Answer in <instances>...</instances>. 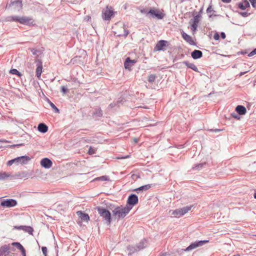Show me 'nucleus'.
Segmentation results:
<instances>
[{
    "label": "nucleus",
    "instance_id": "obj_38",
    "mask_svg": "<svg viewBox=\"0 0 256 256\" xmlns=\"http://www.w3.org/2000/svg\"><path fill=\"white\" fill-rule=\"evenodd\" d=\"M156 78V76L155 74H150L148 77V81L150 83H152L154 82Z\"/></svg>",
    "mask_w": 256,
    "mask_h": 256
},
{
    "label": "nucleus",
    "instance_id": "obj_35",
    "mask_svg": "<svg viewBox=\"0 0 256 256\" xmlns=\"http://www.w3.org/2000/svg\"><path fill=\"white\" fill-rule=\"evenodd\" d=\"M95 180L102 181H108L110 180V178L108 176H103L96 178Z\"/></svg>",
    "mask_w": 256,
    "mask_h": 256
},
{
    "label": "nucleus",
    "instance_id": "obj_39",
    "mask_svg": "<svg viewBox=\"0 0 256 256\" xmlns=\"http://www.w3.org/2000/svg\"><path fill=\"white\" fill-rule=\"evenodd\" d=\"M96 150L92 147V146H90L88 148V154H96Z\"/></svg>",
    "mask_w": 256,
    "mask_h": 256
},
{
    "label": "nucleus",
    "instance_id": "obj_17",
    "mask_svg": "<svg viewBox=\"0 0 256 256\" xmlns=\"http://www.w3.org/2000/svg\"><path fill=\"white\" fill-rule=\"evenodd\" d=\"M36 76L38 78H40L41 76V74L42 72V63L41 60L36 59Z\"/></svg>",
    "mask_w": 256,
    "mask_h": 256
},
{
    "label": "nucleus",
    "instance_id": "obj_18",
    "mask_svg": "<svg viewBox=\"0 0 256 256\" xmlns=\"http://www.w3.org/2000/svg\"><path fill=\"white\" fill-rule=\"evenodd\" d=\"M12 246H16L22 253V256H26V250L24 247L19 242H13L11 244Z\"/></svg>",
    "mask_w": 256,
    "mask_h": 256
},
{
    "label": "nucleus",
    "instance_id": "obj_32",
    "mask_svg": "<svg viewBox=\"0 0 256 256\" xmlns=\"http://www.w3.org/2000/svg\"><path fill=\"white\" fill-rule=\"evenodd\" d=\"M126 100L123 98H120L119 100L117 101L116 103H111L109 105V107L112 108H114L116 105L118 106H120V104H122Z\"/></svg>",
    "mask_w": 256,
    "mask_h": 256
},
{
    "label": "nucleus",
    "instance_id": "obj_42",
    "mask_svg": "<svg viewBox=\"0 0 256 256\" xmlns=\"http://www.w3.org/2000/svg\"><path fill=\"white\" fill-rule=\"evenodd\" d=\"M68 88L65 86H62L61 87V92L64 94H66L68 92Z\"/></svg>",
    "mask_w": 256,
    "mask_h": 256
},
{
    "label": "nucleus",
    "instance_id": "obj_55",
    "mask_svg": "<svg viewBox=\"0 0 256 256\" xmlns=\"http://www.w3.org/2000/svg\"><path fill=\"white\" fill-rule=\"evenodd\" d=\"M222 1L224 3H229L232 1V0H222Z\"/></svg>",
    "mask_w": 256,
    "mask_h": 256
},
{
    "label": "nucleus",
    "instance_id": "obj_8",
    "mask_svg": "<svg viewBox=\"0 0 256 256\" xmlns=\"http://www.w3.org/2000/svg\"><path fill=\"white\" fill-rule=\"evenodd\" d=\"M208 240H196L194 242H192L188 246L186 249H184V251H190L197 248L200 247L204 245V244L208 243Z\"/></svg>",
    "mask_w": 256,
    "mask_h": 256
},
{
    "label": "nucleus",
    "instance_id": "obj_30",
    "mask_svg": "<svg viewBox=\"0 0 256 256\" xmlns=\"http://www.w3.org/2000/svg\"><path fill=\"white\" fill-rule=\"evenodd\" d=\"M182 63L184 65H186L188 68H191L196 72H200L198 70V68L194 65V64L192 63H190L188 61H184Z\"/></svg>",
    "mask_w": 256,
    "mask_h": 256
},
{
    "label": "nucleus",
    "instance_id": "obj_25",
    "mask_svg": "<svg viewBox=\"0 0 256 256\" xmlns=\"http://www.w3.org/2000/svg\"><path fill=\"white\" fill-rule=\"evenodd\" d=\"M152 184H146L141 186L138 188L134 189L133 191L136 192L137 194H139L140 192L142 191H146L151 188Z\"/></svg>",
    "mask_w": 256,
    "mask_h": 256
},
{
    "label": "nucleus",
    "instance_id": "obj_20",
    "mask_svg": "<svg viewBox=\"0 0 256 256\" xmlns=\"http://www.w3.org/2000/svg\"><path fill=\"white\" fill-rule=\"evenodd\" d=\"M136 62V60H132L129 57L127 58L124 62V66L126 69H130V67Z\"/></svg>",
    "mask_w": 256,
    "mask_h": 256
},
{
    "label": "nucleus",
    "instance_id": "obj_44",
    "mask_svg": "<svg viewBox=\"0 0 256 256\" xmlns=\"http://www.w3.org/2000/svg\"><path fill=\"white\" fill-rule=\"evenodd\" d=\"M212 12H213L214 13L216 12V11L212 8V6L211 4H210L208 7L206 9V12L208 14H209L210 13Z\"/></svg>",
    "mask_w": 256,
    "mask_h": 256
},
{
    "label": "nucleus",
    "instance_id": "obj_21",
    "mask_svg": "<svg viewBox=\"0 0 256 256\" xmlns=\"http://www.w3.org/2000/svg\"><path fill=\"white\" fill-rule=\"evenodd\" d=\"M182 38L188 42L190 44L194 46L196 44L192 40V38L187 34L186 33L183 32H182Z\"/></svg>",
    "mask_w": 256,
    "mask_h": 256
},
{
    "label": "nucleus",
    "instance_id": "obj_5",
    "mask_svg": "<svg viewBox=\"0 0 256 256\" xmlns=\"http://www.w3.org/2000/svg\"><path fill=\"white\" fill-rule=\"evenodd\" d=\"M193 207V205L184 206L182 208H178L172 211V214L176 218H180L183 216Z\"/></svg>",
    "mask_w": 256,
    "mask_h": 256
},
{
    "label": "nucleus",
    "instance_id": "obj_34",
    "mask_svg": "<svg viewBox=\"0 0 256 256\" xmlns=\"http://www.w3.org/2000/svg\"><path fill=\"white\" fill-rule=\"evenodd\" d=\"M48 102L50 104V106L53 109V110L56 113L60 112L59 109L53 104L49 99H48Z\"/></svg>",
    "mask_w": 256,
    "mask_h": 256
},
{
    "label": "nucleus",
    "instance_id": "obj_59",
    "mask_svg": "<svg viewBox=\"0 0 256 256\" xmlns=\"http://www.w3.org/2000/svg\"><path fill=\"white\" fill-rule=\"evenodd\" d=\"M128 157H129V156L127 155V156H125L124 157L122 158H128Z\"/></svg>",
    "mask_w": 256,
    "mask_h": 256
},
{
    "label": "nucleus",
    "instance_id": "obj_13",
    "mask_svg": "<svg viewBox=\"0 0 256 256\" xmlns=\"http://www.w3.org/2000/svg\"><path fill=\"white\" fill-rule=\"evenodd\" d=\"M114 12L107 6L106 9L102 11V18L104 20H110L113 16Z\"/></svg>",
    "mask_w": 256,
    "mask_h": 256
},
{
    "label": "nucleus",
    "instance_id": "obj_43",
    "mask_svg": "<svg viewBox=\"0 0 256 256\" xmlns=\"http://www.w3.org/2000/svg\"><path fill=\"white\" fill-rule=\"evenodd\" d=\"M42 252L44 256H47L48 249L46 246H42Z\"/></svg>",
    "mask_w": 256,
    "mask_h": 256
},
{
    "label": "nucleus",
    "instance_id": "obj_26",
    "mask_svg": "<svg viewBox=\"0 0 256 256\" xmlns=\"http://www.w3.org/2000/svg\"><path fill=\"white\" fill-rule=\"evenodd\" d=\"M236 111L240 115L245 114L246 112V108L242 105H238L236 106Z\"/></svg>",
    "mask_w": 256,
    "mask_h": 256
},
{
    "label": "nucleus",
    "instance_id": "obj_36",
    "mask_svg": "<svg viewBox=\"0 0 256 256\" xmlns=\"http://www.w3.org/2000/svg\"><path fill=\"white\" fill-rule=\"evenodd\" d=\"M10 73L12 74L16 75L18 76H22L21 73L18 71L16 69L12 68L11 69L10 71Z\"/></svg>",
    "mask_w": 256,
    "mask_h": 256
},
{
    "label": "nucleus",
    "instance_id": "obj_16",
    "mask_svg": "<svg viewBox=\"0 0 256 256\" xmlns=\"http://www.w3.org/2000/svg\"><path fill=\"white\" fill-rule=\"evenodd\" d=\"M14 229L18 230H22L25 232H28L30 234H32V232L34 231V229L30 226H14Z\"/></svg>",
    "mask_w": 256,
    "mask_h": 256
},
{
    "label": "nucleus",
    "instance_id": "obj_40",
    "mask_svg": "<svg viewBox=\"0 0 256 256\" xmlns=\"http://www.w3.org/2000/svg\"><path fill=\"white\" fill-rule=\"evenodd\" d=\"M129 34V31L128 30H126V29H125L124 28V34H118L117 35V36H124V37H126L128 36V34Z\"/></svg>",
    "mask_w": 256,
    "mask_h": 256
},
{
    "label": "nucleus",
    "instance_id": "obj_19",
    "mask_svg": "<svg viewBox=\"0 0 256 256\" xmlns=\"http://www.w3.org/2000/svg\"><path fill=\"white\" fill-rule=\"evenodd\" d=\"M12 246H16L22 253V256H26V250L24 247L19 242H13L11 244Z\"/></svg>",
    "mask_w": 256,
    "mask_h": 256
},
{
    "label": "nucleus",
    "instance_id": "obj_61",
    "mask_svg": "<svg viewBox=\"0 0 256 256\" xmlns=\"http://www.w3.org/2000/svg\"><path fill=\"white\" fill-rule=\"evenodd\" d=\"M232 256H240L239 254H235Z\"/></svg>",
    "mask_w": 256,
    "mask_h": 256
},
{
    "label": "nucleus",
    "instance_id": "obj_51",
    "mask_svg": "<svg viewBox=\"0 0 256 256\" xmlns=\"http://www.w3.org/2000/svg\"><path fill=\"white\" fill-rule=\"evenodd\" d=\"M220 36L222 39H224L226 38V34L224 32H220Z\"/></svg>",
    "mask_w": 256,
    "mask_h": 256
},
{
    "label": "nucleus",
    "instance_id": "obj_46",
    "mask_svg": "<svg viewBox=\"0 0 256 256\" xmlns=\"http://www.w3.org/2000/svg\"><path fill=\"white\" fill-rule=\"evenodd\" d=\"M256 54V48L254 49L250 52L248 54V56H252Z\"/></svg>",
    "mask_w": 256,
    "mask_h": 256
},
{
    "label": "nucleus",
    "instance_id": "obj_31",
    "mask_svg": "<svg viewBox=\"0 0 256 256\" xmlns=\"http://www.w3.org/2000/svg\"><path fill=\"white\" fill-rule=\"evenodd\" d=\"M102 111L100 108H96L94 112H92V116L94 118H100L102 116Z\"/></svg>",
    "mask_w": 256,
    "mask_h": 256
},
{
    "label": "nucleus",
    "instance_id": "obj_14",
    "mask_svg": "<svg viewBox=\"0 0 256 256\" xmlns=\"http://www.w3.org/2000/svg\"><path fill=\"white\" fill-rule=\"evenodd\" d=\"M10 244H4L0 247V256H8L10 253Z\"/></svg>",
    "mask_w": 256,
    "mask_h": 256
},
{
    "label": "nucleus",
    "instance_id": "obj_60",
    "mask_svg": "<svg viewBox=\"0 0 256 256\" xmlns=\"http://www.w3.org/2000/svg\"><path fill=\"white\" fill-rule=\"evenodd\" d=\"M254 198L256 199V192L254 194Z\"/></svg>",
    "mask_w": 256,
    "mask_h": 256
},
{
    "label": "nucleus",
    "instance_id": "obj_15",
    "mask_svg": "<svg viewBox=\"0 0 256 256\" xmlns=\"http://www.w3.org/2000/svg\"><path fill=\"white\" fill-rule=\"evenodd\" d=\"M40 165L45 168H50L52 164V161L47 158H44L40 160Z\"/></svg>",
    "mask_w": 256,
    "mask_h": 256
},
{
    "label": "nucleus",
    "instance_id": "obj_23",
    "mask_svg": "<svg viewBox=\"0 0 256 256\" xmlns=\"http://www.w3.org/2000/svg\"><path fill=\"white\" fill-rule=\"evenodd\" d=\"M191 56L194 60L200 58L202 56V52L200 50H194L191 52Z\"/></svg>",
    "mask_w": 256,
    "mask_h": 256
},
{
    "label": "nucleus",
    "instance_id": "obj_54",
    "mask_svg": "<svg viewBox=\"0 0 256 256\" xmlns=\"http://www.w3.org/2000/svg\"><path fill=\"white\" fill-rule=\"evenodd\" d=\"M0 142H5V143H8V142H9L7 140H4V139H1L0 140Z\"/></svg>",
    "mask_w": 256,
    "mask_h": 256
},
{
    "label": "nucleus",
    "instance_id": "obj_3",
    "mask_svg": "<svg viewBox=\"0 0 256 256\" xmlns=\"http://www.w3.org/2000/svg\"><path fill=\"white\" fill-rule=\"evenodd\" d=\"M30 160V158L28 156L26 155L22 156L8 160L7 162V165L10 166L13 164H16L17 165L18 164H26Z\"/></svg>",
    "mask_w": 256,
    "mask_h": 256
},
{
    "label": "nucleus",
    "instance_id": "obj_47",
    "mask_svg": "<svg viewBox=\"0 0 256 256\" xmlns=\"http://www.w3.org/2000/svg\"><path fill=\"white\" fill-rule=\"evenodd\" d=\"M248 0L250 2L252 6L254 8H256V0Z\"/></svg>",
    "mask_w": 256,
    "mask_h": 256
},
{
    "label": "nucleus",
    "instance_id": "obj_7",
    "mask_svg": "<svg viewBox=\"0 0 256 256\" xmlns=\"http://www.w3.org/2000/svg\"><path fill=\"white\" fill-rule=\"evenodd\" d=\"M170 44L169 42L166 40H158L154 48V51H164L166 50V48H168Z\"/></svg>",
    "mask_w": 256,
    "mask_h": 256
},
{
    "label": "nucleus",
    "instance_id": "obj_57",
    "mask_svg": "<svg viewBox=\"0 0 256 256\" xmlns=\"http://www.w3.org/2000/svg\"><path fill=\"white\" fill-rule=\"evenodd\" d=\"M218 16V15H216V14H214L213 13L212 14H210L209 15V17H210H210H212V16Z\"/></svg>",
    "mask_w": 256,
    "mask_h": 256
},
{
    "label": "nucleus",
    "instance_id": "obj_56",
    "mask_svg": "<svg viewBox=\"0 0 256 256\" xmlns=\"http://www.w3.org/2000/svg\"><path fill=\"white\" fill-rule=\"evenodd\" d=\"M247 72H248L247 71L244 72H241L240 74V76H243L244 74L246 73Z\"/></svg>",
    "mask_w": 256,
    "mask_h": 256
},
{
    "label": "nucleus",
    "instance_id": "obj_29",
    "mask_svg": "<svg viewBox=\"0 0 256 256\" xmlns=\"http://www.w3.org/2000/svg\"><path fill=\"white\" fill-rule=\"evenodd\" d=\"M38 130L42 133H46L48 130V126L44 123H40L38 125Z\"/></svg>",
    "mask_w": 256,
    "mask_h": 256
},
{
    "label": "nucleus",
    "instance_id": "obj_11",
    "mask_svg": "<svg viewBox=\"0 0 256 256\" xmlns=\"http://www.w3.org/2000/svg\"><path fill=\"white\" fill-rule=\"evenodd\" d=\"M17 204L16 200L12 198L4 199L1 201V206L4 208L14 207Z\"/></svg>",
    "mask_w": 256,
    "mask_h": 256
},
{
    "label": "nucleus",
    "instance_id": "obj_41",
    "mask_svg": "<svg viewBox=\"0 0 256 256\" xmlns=\"http://www.w3.org/2000/svg\"><path fill=\"white\" fill-rule=\"evenodd\" d=\"M239 14L242 16V17L244 18H246L247 16H248L250 14L246 12H239Z\"/></svg>",
    "mask_w": 256,
    "mask_h": 256
},
{
    "label": "nucleus",
    "instance_id": "obj_62",
    "mask_svg": "<svg viewBox=\"0 0 256 256\" xmlns=\"http://www.w3.org/2000/svg\"><path fill=\"white\" fill-rule=\"evenodd\" d=\"M134 141H135V142H137V140H136V138H135V139H134Z\"/></svg>",
    "mask_w": 256,
    "mask_h": 256
},
{
    "label": "nucleus",
    "instance_id": "obj_28",
    "mask_svg": "<svg viewBox=\"0 0 256 256\" xmlns=\"http://www.w3.org/2000/svg\"><path fill=\"white\" fill-rule=\"evenodd\" d=\"M19 16H6L4 19V21L6 22H18L19 20Z\"/></svg>",
    "mask_w": 256,
    "mask_h": 256
},
{
    "label": "nucleus",
    "instance_id": "obj_52",
    "mask_svg": "<svg viewBox=\"0 0 256 256\" xmlns=\"http://www.w3.org/2000/svg\"><path fill=\"white\" fill-rule=\"evenodd\" d=\"M140 12H141L142 14H147V12H147V10H146V9H144V8H143V9L141 10H140Z\"/></svg>",
    "mask_w": 256,
    "mask_h": 256
},
{
    "label": "nucleus",
    "instance_id": "obj_33",
    "mask_svg": "<svg viewBox=\"0 0 256 256\" xmlns=\"http://www.w3.org/2000/svg\"><path fill=\"white\" fill-rule=\"evenodd\" d=\"M205 165H206V162L196 164L192 167V170H201L204 167V166Z\"/></svg>",
    "mask_w": 256,
    "mask_h": 256
},
{
    "label": "nucleus",
    "instance_id": "obj_10",
    "mask_svg": "<svg viewBox=\"0 0 256 256\" xmlns=\"http://www.w3.org/2000/svg\"><path fill=\"white\" fill-rule=\"evenodd\" d=\"M147 14H150L153 18H157L158 20L162 19L165 16V14L160 12L158 10L150 8Z\"/></svg>",
    "mask_w": 256,
    "mask_h": 256
},
{
    "label": "nucleus",
    "instance_id": "obj_1",
    "mask_svg": "<svg viewBox=\"0 0 256 256\" xmlns=\"http://www.w3.org/2000/svg\"><path fill=\"white\" fill-rule=\"evenodd\" d=\"M130 208L122 206H118L112 210L113 216L118 219L124 218L130 212Z\"/></svg>",
    "mask_w": 256,
    "mask_h": 256
},
{
    "label": "nucleus",
    "instance_id": "obj_24",
    "mask_svg": "<svg viewBox=\"0 0 256 256\" xmlns=\"http://www.w3.org/2000/svg\"><path fill=\"white\" fill-rule=\"evenodd\" d=\"M76 214L82 220L88 222L90 220V216L88 214L82 211H78Z\"/></svg>",
    "mask_w": 256,
    "mask_h": 256
},
{
    "label": "nucleus",
    "instance_id": "obj_12",
    "mask_svg": "<svg viewBox=\"0 0 256 256\" xmlns=\"http://www.w3.org/2000/svg\"><path fill=\"white\" fill-rule=\"evenodd\" d=\"M18 22L20 24L31 26L34 25V20L32 17L28 16H19Z\"/></svg>",
    "mask_w": 256,
    "mask_h": 256
},
{
    "label": "nucleus",
    "instance_id": "obj_58",
    "mask_svg": "<svg viewBox=\"0 0 256 256\" xmlns=\"http://www.w3.org/2000/svg\"><path fill=\"white\" fill-rule=\"evenodd\" d=\"M109 208L111 210H112V209L114 208V205H112V204H110L109 206H108Z\"/></svg>",
    "mask_w": 256,
    "mask_h": 256
},
{
    "label": "nucleus",
    "instance_id": "obj_63",
    "mask_svg": "<svg viewBox=\"0 0 256 256\" xmlns=\"http://www.w3.org/2000/svg\"><path fill=\"white\" fill-rule=\"evenodd\" d=\"M16 145H13L12 146L14 147V146H15Z\"/></svg>",
    "mask_w": 256,
    "mask_h": 256
},
{
    "label": "nucleus",
    "instance_id": "obj_53",
    "mask_svg": "<svg viewBox=\"0 0 256 256\" xmlns=\"http://www.w3.org/2000/svg\"><path fill=\"white\" fill-rule=\"evenodd\" d=\"M202 11H203V6L202 8H201L200 9V11L198 12L197 14H200V16H201V14L202 12Z\"/></svg>",
    "mask_w": 256,
    "mask_h": 256
},
{
    "label": "nucleus",
    "instance_id": "obj_9",
    "mask_svg": "<svg viewBox=\"0 0 256 256\" xmlns=\"http://www.w3.org/2000/svg\"><path fill=\"white\" fill-rule=\"evenodd\" d=\"M201 16H200V14H196L194 16L193 18L191 19L189 22L190 24V29L194 33L197 30L198 24L200 21Z\"/></svg>",
    "mask_w": 256,
    "mask_h": 256
},
{
    "label": "nucleus",
    "instance_id": "obj_6",
    "mask_svg": "<svg viewBox=\"0 0 256 256\" xmlns=\"http://www.w3.org/2000/svg\"><path fill=\"white\" fill-rule=\"evenodd\" d=\"M138 202V196L134 194H130L127 200L126 206L130 208V210L132 209L134 206L136 205Z\"/></svg>",
    "mask_w": 256,
    "mask_h": 256
},
{
    "label": "nucleus",
    "instance_id": "obj_37",
    "mask_svg": "<svg viewBox=\"0 0 256 256\" xmlns=\"http://www.w3.org/2000/svg\"><path fill=\"white\" fill-rule=\"evenodd\" d=\"M10 176L9 174H8L6 172H0V180H4L6 178H8Z\"/></svg>",
    "mask_w": 256,
    "mask_h": 256
},
{
    "label": "nucleus",
    "instance_id": "obj_50",
    "mask_svg": "<svg viewBox=\"0 0 256 256\" xmlns=\"http://www.w3.org/2000/svg\"><path fill=\"white\" fill-rule=\"evenodd\" d=\"M210 132H220V131L222 130L221 129H218V128H216V129H210L209 130Z\"/></svg>",
    "mask_w": 256,
    "mask_h": 256
},
{
    "label": "nucleus",
    "instance_id": "obj_48",
    "mask_svg": "<svg viewBox=\"0 0 256 256\" xmlns=\"http://www.w3.org/2000/svg\"><path fill=\"white\" fill-rule=\"evenodd\" d=\"M31 52L34 55H38V53L39 52V50L34 48H32Z\"/></svg>",
    "mask_w": 256,
    "mask_h": 256
},
{
    "label": "nucleus",
    "instance_id": "obj_4",
    "mask_svg": "<svg viewBox=\"0 0 256 256\" xmlns=\"http://www.w3.org/2000/svg\"><path fill=\"white\" fill-rule=\"evenodd\" d=\"M22 8V0H11L6 6V9H10L14 12H19Z\"/></svg>",
    "mask_w": 256,
    "mask_h": 256
},
{
    "label": "nucleus",
    "instance_id": "obj_49",
    "mask_svg": "<svg viewBox=\"0 0 256 256\" xmlns=\"http://www.w3.org/2000/svg\"><path fill=\"white\" fill-rule=\"evenodd\" d=\"M231 116L232 117L237 119V120H239L240 118V116H238V114H235L234 112H232V114H231Z\"/></svg>",
    "mask_w": 256,
    "mask_h": 256
},
{
    "label": "nucleus",
    "instance_id": "obj_22",
    "mask_svg": "<svg viewBox=\"0 0 256 256\" xmlns=\"http://www.w3.org/2000/svg\"><path fill=\"white\" fill-rule=\"evenodd\" d=\"M238 8L242 10H245L246 8L250 7V4L248 0H242L238 4Z\"/></svg>",
    "mask_w": 256,
    "mask_h": 256
},
{
    "label": "nucleus",
    "instance_id": "obj_27",
    "mask_svg": "<svg viewBox=\"0 0 256 256\" xmlns=\"http://www.w3.org/2000/svg\"><path fill=\"white\" fill-rule=\"evenodd\" d=\"M146 240H142L140 241L136 246V248H134V250L132 251V252H134L135 251H138L140 250L143 248H144L146 246Z\"/></svg>",
    "mask_w": 256,
    "mask_h": 256
},
{
    "label": "nucleus",
    "instance_id": "obj_2",
    "mask_svg": "<svg viewBox=\"0 0 256 256\" xmlns=\"http://www.w3.org/2000/svg\"><path fill=\"white\" fill-rule=\"evenodd\" d=\"M96 209L100 216L104 220L106 224L110 226L112 221V216L110 210L102 206H97Z\"/></svg>",
    "mask_w": 256,
    "mask_h": 256
},
{
    "label": "nucleus",
    "instance_id": "obj_45",
    "mask_svg": "<svg viewBox=\"0 0 256 256\" xmlns=\"http://www.w3.org/2000/svg\"><path fill=\"white\" fill-rule=\"evenodd\" d=\"M214 38L216 40H218L220 39V34H219L218 32H216L214 33Z\"/></svg>",
    "mask_w": 256,
    "mask_h": 256
},
{
    "label": "nucleus",
    "instance_id": "obj_64",
    "mask_svg": "<svg viewBox=\"0 0 256 256\" xmlns=\"http://www.w3.org/2000/svg\"><path fill=\"white\" fill-rule=\"evenodd\" d=\"M0 148H1V146H0Z\"/></svg>",
    "mask_w": 256,
    "mask_h": 256
}]
</instances>
